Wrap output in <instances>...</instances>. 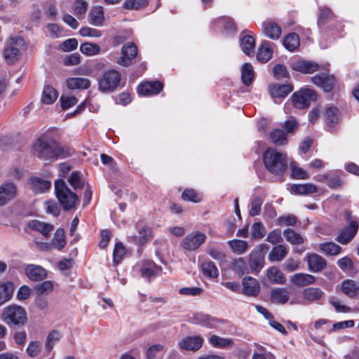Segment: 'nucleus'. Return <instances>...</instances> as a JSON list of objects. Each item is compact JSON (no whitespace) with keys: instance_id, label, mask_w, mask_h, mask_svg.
I'll list each match as a JSON object with an SVG mask.
<instances>
[{"instance_id":"1","label":"nucleus","mask_w":359,"mask_h":359,"mask_svg":"<svg viewBox=\"0 0 359 359\" xmlns=\"http://www.w3.org/2000/svg\"><path fill=\"white\" fill-rule=\"evenodd\" d=\"M32 154L45 161H53L58 158H66L69 153L53 137L42 135L32 146Z\"/></svg>"},{"instance_id":"2","label":"nucleus","mask_w":359,"mask_h":359,"mask_svg":"<svg viewBox=\"0 0 359 359\" xmlns=\"http://www.w3.org/2000/svg\"><path fill=\"white\" fill-rule=\"evenodd\" d=\"M263 161L266 169L273 174L281 175L287 168L286 155L276 149L268 148L264 154Z\"/></svg>"},{"instance_id":"3","label":"nucleus","mask_w":359,"mask_h":359,"mask_svg":"<svg viewBox=\"0 0 359 359\" xmlns=\"http://www.w3.org/2000/svg\"><path fill=\"white\" fill-rule=\"evenodd\" d=\"M55 193L64 210H71L79 203V197L72 191L63 180L59 179L55 182Z\"/></svg>"},{"instance_id":"4","label":"nucleus","mask_w":359,"mask_h":359,"mask_svg":"<svg viewBox=\"0 0 359 359\" xmlns=\"http://www.w3.org/2000/svg\"><path fill=\"white\" fill-rule=\"evenodd\" d=\"M1 318L7 325L22 326L27 321V313L25 308L13 304L4 308Z\"/></svg>"},{"instance_id":"5","label":"nucleus","mask_w":359,"mask_h":359,"mask_svg":"<svg viewBox=\"0 0 359 359\" xmlns=\"http://www.w3.org/2000/svg\"><path fill=\"white\" fill-rule=\"evenodd\" d=\"M121 74L115 69H110L104 73L99 80V89L103 93L114 91L119 85Z\"/></svg>"},{"instance_id":"6","label":"nucleus","mask_w":359,"mask_h":359,"mask_svg":"<svg viewBox=\"0 0 359 359\" xmlns=\"http://www.w3.org/2000/svg\"><path fill=\"white\" fill-rule=\"evenodd\" d=\"M316 100V92L310 88L301 89L295 92L292 96V104L297 109L307 108L311 102Z\"/></svg>"},{"instance_id":"7","label":"nucleus","mask_w":359,"mask_h":359,"mask_svg":"<svg viewBox=\"0 0 359 359\" xmlns=\"http://www.w3.org/2000/svg\"><path fill=\"white\" fill-rule=\"evenodd\" d=\"M22 40L20 38H11L7 42L4 48V57L8 64H13L20 57L21 53L19 47Z\"/></svg>"},{"instance_id":"8","label":"nucleus","mask_w":359,"mask_h":359,"mask_svg":"<svg viewBox=\"0 0 359 359\" xmlns=\"http://www.w3.org/2000/svg\"><path fill=\"white\" fill-rule=\"evenodd\" d=\"M267 248L266 245L262 244L251 252L249 259V266L251 271L257 273L263 268L264 264V251Z\"/></svg>"},{"instance_id":"9","label":"nucleus","mask_w":359,"mask_h":359,"mask_svg":"<svg viewBox=\"0 0 359 359\" xmlns=\"http://www.w3.org/2000/svg\"><path fill=\"white\" fill-rule=\"evenodd\" d=\"M206 236L201 232H192L187 235L182 241L183 248L192 251L199 248L205 241Z\"/></svg>"},{"instance_id":"10","label":"nucleus","mask_w":359,"mask_h":359,"mask_svg":"<svg viewBox=\"0 0 359 359\" xmlns=\"http://www.w3.org/2000/svg\"><path fill=\"white\" fill-rule=\"evenodd\" d=\"M358 226V220L350 221L348 225L340 231L337 241L341 244H347L357 233Z\"/></svg>"},{"instance_id":"11","label":"nucleus","mask_w":359,"mask_h":359,"mask_svg":"<svg viewBox=\"0 0 359 359\" xmlns=\"http://www.w3.org/2000/svg\"><path fill=\"white\" fill-rule=\"evenodd\" d=\"M305 260L307 262L309 271L313 273L321 272L327 266L326 260L316 253L307 254Z\"/></svg>"},{"instance_id":"12","label":"nucleus","mask_w":359,"mask_h":359,"mask_svg":"<svg viewBox=\"0 0 359 359\" xmlns=\"http://www.w3.org/2000/svg\"><path fill=\"white\" fill-rule=\"evenodd\" d=\"M137 54V48L133 43H128L121 48V56L117 63L123 67L128 66Z\"/></svg>"},{"instance_id":"13","label":"nucleus","mask_w":359,"mask_h":359,"mask_svg":"<svg viewBox=\"0 0 359 359\" xmlns=\"http://www.w3.org/2000/svg\"><path fill=\"white\" fill-rule=\"evenodd\" d=\"M137 235L128 237L130 242L142 245L150 241L153 236L152 230L150 227L144 225H137Z\"/></svg>"},{"instance_id":"14","label":"nucleus","mask_w":359,"mask_h":359,"mask_svg":"<svg viewBox=\"0 0 359 359\" xmlns=\"http://www.w3.org/2000/svg\"><path fill=\"white\" fill-rule=\"evenodd\" d=\"M292 69L302 74H313L319 70V65L313 61L299 60L292 63Z\"/></svg>"},{"instance_id":"15","label":"nucleus","mask_w":359,"mask_h":359,"mask_svg":"<svg viewBox=\"0 0 359 359\" xmlns=\"http://www.w3.org/2000/svg\"><path fill=\"white\" fill-rule=\"evenodd\" d=\"M17 194L16 186L11 182L0 186V206L6 205L13 200Z\"/></svg>"},{"instance_id":"16","label":"nucleus","mask_w":359,"mask_h":359,"mask_svg":"<svg viewBox=\"0 0 359 359\" xmlns=\"http://www.w3.org/2000/svg\"><path fill=\"white\" fill-rule=\"evenodd\" d=\"M242 292L247 296L256 297L259 292V283L257 280L246 276L242 281Z\"/></svg>"},{"instance_id":"17","label":"nucleus","mask_w":359,"mask_h":359,"mask_svg":"<svg viewBox=\"0 0 359 359\" xmlns=\"http://www.w3.org/2000/svg\"><path fill=\"white\" fill-rule=\"evenodd\" d=\"M203 343V339L200 336L187 337L179 342V346L186 351H196L202 347Z\"/></svg>"},{"instance_id":"18","label":"nucleus","mask_w":359,"mask_h":359,"mask_svg":"<svg viewBox=\"0 0 359 359\" xmlns=\"http://www.w3.org/2000/svg\"><path fill=\"white\" fill-rule=\"evenodd\" d=\"M163 84L157 81H147L138 86L137 92L142 95H151L159 93L163 89Z\"/></svg>"},{"instance_id":"19","label":"nucleus","mask_w":359,"mask_h":359,"mask_svg":"<svg viewBox=\"0 0 359 359\" xmlns=\"http://www.w3.org/2000/svg\"><path fill=\"white\" fill-rule=\"evenodd\" d=\"M316 278L311 274L297 273L290 276V282L299 287H306L315 283Z\"/></svg>"},{"instance_id":"20","label":"nucleus","mask_w":359,"mask_h":359,"mask_svg":"<svg viewBox=\"0 0 359 359\" xmlns=\"http://www.w3.org/2000/svg\"><path fill=\"white\" fill-rule=\"evenodd\" d=\"M25 274L32 280L39 281L47 276L46 271L41 266L29 264L25 268Z\"/></svg>"},{"instance_id":"21","label":"nucleus","mask_w":359,"mask_h":359,"mask_svg":"<svg viewBox=\"0 0 359 359\" xmlns=\"http://www.w3.org/2000/svg\"><path fill=\"white\" fill-rule=\"evenodd\" d=\"M263 32L266 36L276 40L281 35V28L274 22H264L262 24Z\"/></svg>"},{"instance_id":"22","label":"nucleus","mask_w":359,"mask_h":359,"mask_svg":"<svg viewBox=\"0 0 359 359\" xmlns=\"http://www.w3.org/2000/svg\"><path fill=\"white\" fill-rule=\"evenodd\" d=\"M342 292L350 298H354L359 293V285L353 280L347 279L341 283V287Z\"/></svg>"},{"instance_id":"23","label":"nucleus","mask_w":359,"mask_h":359,"mask_svg":"<svg viewBox=\"0 0 359 359\" xmlns=\"http://www.w3.org/2000/svg\"><path fill=\"white\" fill-rule=\"evenodd\" d=\"M27 226L30 229L40 232L45 237H48L54 229L53 225L39 220H32Z\"/></svg>"},{"instance_id":"24","label":"nucleus","mask_w":359,"mask_h":359,"mask_svg":"<svg viewBox=\"0 0 359 359\" xmlns=\"http://www.w3.org/2000/svg\"><path fill=\"white\" fill-rule=\"evenodd\" d=\"M66 84L71 90L87 89L90 86V81L87 78L72 77L67 79Z\"/></svg>"},{"instance_id":"25","label":"nucleus","mask_w":359,"mask_h":359,"mask_svg":"<svg viewBox=\"0 0 359 359\" xmlns=\"http://www.w3.org/2000/svg\"><path fill=\"white\" fill-rule=\"evenodd\" d=\"M271 298L273 303L284 304L289 300L290 292L286 288H274L271 292Z\"/></svg>"},{"instance_id":"26","label":"nucleus","mask_w":359,"mask_h":359,"mask_svg":"<svg viewBox=\"0 0 359 359\" xmlns=\"http://www.w3.org/2000/svg\"><path fill=\"white\" fill-rule=\"evenodd\" d=\"M302 297L308 302H316L320 300L325 295L324 292L318 287H308L302 292Z\"/></svg>"},{"instance_id":"27","label":"nucleus","mask_w":359,"mask_h":359,"mask_svg":"<svg viewBox=\"0 0 359 359\" xmlns=\"http://www.w3.org/2000/svg\"><path fill=\"white\" fill-rule=\"evenodd\" d=\"M292 90L293 86L291 84H275L271 86L269 88L270 94L274 98L285 97L287 94L292 92Z\"/></svg>"},{"instance_id":"28","label":"nucleus","mask_w":359,"mask_h":359,"mask_svg":"<svg viewBox=\"0 0 359 359\" xmlns=\"http://www.w3.org/2000/svg\"><path fill=\"white\" fill-rule=\"evenodd\" d=\"M104 21V11L101 6L93 7L89 13V22L95 26H102Z\"/></svg>"},{"instance_id":"29","label":"nucleus","mask_w":359,"mask_h":359,"mask_svg":"<svg viewBox=\"0 0 359 359\" xmlns=\"http://www.w3.org/2000/svg\"><path fill=\"white\" fill-rule=\"evenodd\" d=\"M14 292V285L11 282L0 284V306L9 301Z\"/></svg>"},{"instance_id":"30","label":"nucleus","mask_w":359,"mask_h":359,"mask_svg":"<svg viewBox=\"0 0 359 359\" xmlns=\"http://www.w3.org/2000/svg\"><path fill=\"white\" fill-rule=\"evenodd\" d=\"M51 183L46 180L39 177H33L31 179L32 189L37 194L43 193L48 190Z\"/></svg>"},{"instance_id":"31","label":"nucleus","mask_w":359,"mask_h":359,"mask_svg":"<svg viewBox=\"0 0 359 359\" xmlns=\"http://www.w3.org/2000/svg\"><path fill=\"white\" fill-rule=\"evenodd\" d=\"M273 50L271 45L268 42L265 41L259 46L257 54V58L260 62H266L271 58Z\"/></svg>"},{"instance_id":"32","label":"nucleus","mask_w":359,"mask_h":359,"mask_svg":"<svg viewBox=\"0 0 359 359\" xmlns=\"http://www.w3.org/2000/svg\"><path fill=\"white\" fill-rule=\"evenodd\" d=\"M267 277L270 281L277 284H284L286 281L283 273L276 266H271L268 269Z\"/></svg>"},{"instance_id":"33","label":"nucleus","mask_w":359,"mask_h":359,"mask_svg":"<svg viewBox=\"0 0 359 359\" xmlns=\"http://www.w3.org/2000/svg\"><path fill=\"white\" fill-rule=\"evenodd\" d=\"M57 96L58 93L53 87L48 85L46 86L41 95V102L46 104H53Z\"/></svg>"},{"instance_id":"34","label":"nucleus","mask_w":359,"mask_h":359,"mask_svg":"<svg viewBox=\"0 0 359 359\" xmlns=\"http://www.w3.org/2000/svg\"><path fill=\"white\" fill-rule=\"evenodd\" d=\"M209 343L215 348H225L233 345V340L230 338H223L217 335H212L209 339Z\"/></svg>"},{"instance_id":"35","label":"nucleus","mask_w":359,"mask_h":359,"mask_svg":"<svg viewBox=\"0 0 359 359\" xmlns=\"http://www.w3.org/2000/svg\"><path fill=\"white\" fill-rule=\"evenodd\" d=\"M318 189L317 187L313 184H293L292 187V191L296 194L306 195L313 193H316Z\"/></svg>"},{"instance_id":"36","label":"nucleus","mask_w":359,"mask_h":359,"mask_svg":"<svg viewBox=\"0 0 359 359\" xmlns=\"http://www.w3.org/2000/svg\"><path fill=\"white\" fill-rule=\"evenodd\" d=\"M287 248L283 245L274 247L269 255V259L271 262H279L287 255Z\"/></svg>"},{"instance_id":"37","label":"nucleus","mask_w":359,"mask_h":359,"mask_svg":"<svg viewBox=\"0 0 359 359\" xmlns=\"http://www.w3.org/2000/svg\"><path fill=\"white\" fill-rule=\"evenodd\" d=\"M241 79L245 86H250L254 79L253 67L250 63H245L241 67Z\"/></svg>"},{"instance_id":"38","label":"nucleus","mask_w":359,"mask_h":359,"mask_svg":"<svg viewBox=\"0 0 359 359\" xmlns=\"http://www.w3.org/2000/svg\"><path fill=\"white\" fill-rule=\"evenodd\" d=\"M299 38L295 33L288 34L283 39V45L289 51H294L299 46Z\"/></svg>"},{"instance_id":"39","label":"nucleus","mask_w":359,"mask_h":359,"mask_svg":"<svg viewBox=\"0 0 359 359\" xmlns=\"http://www.w3.org/2000/svg\"><path fill=\"white\" fill-rule=\"evenodd\" d=\"M241 46L245 54L250 55L255 52V39L250 35H245L241 39Z\"/></svg>"},{"instance_id":"40","label":"nucleus","mask_w":359,"mask_h":359,"mask_svg":"<svg viewBox=\"0 0 359 359\" xmlns=\"http://www.w3.org/2000/svg\"><path fill=\"white\" fill-rule=\"evenodd\" d=\"M324 118L327 125L329 126H334L338 121V109L333 106L326 107Z\"/></svg>"},{"instance_id":"41","label":"nucleus","mask_w":359,"mask_h":359,"mask_svg":"<svg viewBox=\"0 0 359 359\" xmlns=\"http://www.w3.org/2000/svg\"><path fill=\"white\" fill-rule=\"evenodd\" d=\"M271 141L276 145H284L287 143L286 133L280 129H274L270 133Z\"/></svg>"},{"instance_id":"42","label":"nucleus","mask_w":359,"mask_h":359,"mask_svg":"<svg viewBox=\"0 0 359 359\" xmlns=\"http://www.w3.org/2000/svg\"><path fill=\"white\" fill-rule=\"evenodd\" d=\"M320 250L327 255L335 256L340 253L341 248L332 242L321 243Z\"/></svg>"},{"instance_id":"43","label":"nucleus","mask_w":359,"mask_h":359,"mask_svg":"<svg viewBox=\"0 0 359 359\" xmlns=\"http://www.w3.org/2000/svg\"><path fill=\"white\" fill-rule=\"evenodd\" d=\"M203 273L208 278H217L219 271L211 261H205L201 264Z\"/></svg>"},{"instance_id":"44","label":"nucleus","mask_w":359,"mask_h":359,"mask_svg":"<svg viewBox=\"0 0 359 359\" xmlns=\"http://www.w3.org/2000/svg\"><path fill=\"white\" fill-rule=\"evenodd\" d=\"M215 320L210 318L208 315L203 313H196L192 318V323L198 324L208 327H212L214 326Z\"/></svg>"},{"instance_id":"45","label":"nucleus","mask_w":359,"mask_h":359,"mask_svg":"<svg viewBox=\"0 0 359 359\" xmlns=\"http://www.w3.org/2000/svg\"><path fill=\"white\" fill-rule=\"evenodd\" d=\"M161 269L153 262L148 263L140 269L141 274L144 278H150L158 274Z\"/></svg>"},{"instance_id":"46","label":"nucleus","mask_w":359,"mask_h":359,"mask_svg":"<svg viewBox=\"0 0 359 359\" xmlns=\"http://www.w3.org/2000/svg\"><path fill=\"white\" fill-rule=\"evenodd\" d=\"M100 50L98 45L89 42L83 43L80 46V51L87 56L96 55L100 53Z\"/></svg>"},{"instance_id":"47","label":"nucleus","mask_w":359,"mask_h":359,"mask_svg":"<svg viewBox=\"0 0 359 359\" xmlns=\"http://www.w3.org/2000/svg\"><path fill=\"white\" fill-rule=\"evenodd\" d=\"M53 290V283L50 280H46L43 283L37 284L34 287V292L36 295L44 296L51 293Z\"/></svg>"},{"instance_id":"48","label":"nucleus","mask_w":359,"mask_h":359,"mask_svg":"<svg viewBox=\"0 0 359 359\" xmlns=\"http://www.w3.org/2000/svg\"><path fill=\"white\" fill-rule=\"evenodd\" d=\"M231 250L238 255L243 254L248 248V243L245 241L242 240H231L228 242Z\"/></svg>"},{"instance_id":"49","label":"nucleus","mask_w":359,"mask_h":359,"mask_svg":"<svg viewBox=\"0 0 359 359\" xmlns=\"http://www.w3.org/2000/svg\"><path fill=\"white\" fill-rule=\"evenodd\" d=\"M51 244L55 248L59 250H62L65 246L66 242L63 229H57L55 231Z\"/></svg>"},{"instance_id":"50","label":"nucleus","mask_w":359,"mask_h":359,"mask_svg":"<svg viewBox=\"0 0 359 359\" xmlns=\"http://www.w3.org/2000/svg\"><path fill=\"white\" fill-rule=\"evenodd\" d=\"M286 240L293 245L302 244L304 242L303 238L294 231L287 229L283 231Z\"/></svg>"},{"instance_id":"51","label":"nucleus","mask_w":359,"mask_h":359,"mask_svg":"<svg viewBox=\"0 0 359 359\" xmlns=\"http://www.w3.org/2000/svg\"><path fill=\"white\" fill-rule=\"evenodd\" d=\"M292 176L297 180H306L308 179L309 175L302 168L297 165V163H291Z\"/></svg>"},{"instance_id":"52","label":"nucleus","mask_w":359,"mask_h":359,"mask_svg":"<svg viewBox=\"0 0 359 359\" xmlns=\"http://www.w3.org/2000/svg\"><path fill=\"white\" fill-rule=\"evenodd\" d=\"M68 182L74 190L81 189L84 186V182L81 180L79 172H73L70 175Z\"/></svg>"},{"instance_id":"53","label":"nucleus","mask_w":359,"mask_h":359,"mask_svg":"<svg viewBox=\"0 0 359 359\" xmlns=\"http://www.w3.org/2000/svg\"><path fill=\"white\" fill-rule=\"evenodd\" d=\"M41 350V344L38 341H32L29 344L26 351L29 357L35 358L39 355Z\"/></svg>"},{"instance_id":"54","label":"nucleus","mask_w":359,"mask_h":359,"mask_svg":"<svg viewBox=\"0 0 359 359\" xmlns=\"http://www.w3.org/2000/svg\"><path fill=\"white\" fill-rule=\"evenodd\" d=\"M232 269L239 275L245 273L248 271V267L244 259H236L232 263Z\"/></svg>"},{"instance_id":"55","label":"nucleus","mask_w":359,"mask_h":359,"mask_svg":"<svg viewBox=\"0 0 359 359\" xmlns=\"http://www.w3.org/2000/svg\"><path fill=\"white\" fill-rule=\"evenodd\" d=\"M60 333L56 330L52 331L48 335L46 342V348L48 350V352L51 351V349L55 346V343L60 340Z\"/></svg>"},{"instance_id":"56","label":"nucleus","mask_w":359,"mask_h":359,"mask_svg":"<svg viewBox=\"0 0 359 359\" xmlns=\"http://www.w3.org/2000/svg\"><path fill=\"white\" fill-rule=\"evenodd\" d=\"M79 33L82 36H88V37H93V38H99L102 36L101 31L91 28L88 27H82L79 30Z\"/></svg>"},{"instance_id":"57","label":"nucleus","mask_w":359,"mask_h":359,"mask_svg":"<svg viewBox=\"0 0 359 359\" xmlns=\"http://www.w3.org/2000/svg\"><path fill=\"white\" fill-rule=\"evenodd\" d=\"M182 198L185 201L198 203L201 201V196L194 189H187L182 193Z\"/></svg>"},{"instance_id":"58","label":"nucleus","mask_w":359,"mask_h":359,"mask_svg":"<svg viewBox=\"0 0 359 359\" xmlns=\"http://www.w3.org/2000/svg\"><path fill=\"white\" fill-rule=\"evenodd\" d=\"M126 254V250L123 244L116 243L114 250V261L118 264Z\"/></svg>"},{"instance_id":"59","label":"nucleus","mask_w":359,"mask_h":359,"mask_svg":"<svg viewBox=\"0 0 359 359\" xmlns=\"http://www.w3.org/2000/svg\"><path fill=\"white\" fill-rule=\"evenodd\" d=\"M147 4V0H126L124 6L128 9H140Z\"/></svg>"},{"instance_id":"60","label":"nucleus","mask_w":359,"mask_h":359,"mask_svg":"<svg viewBox=\"0 0 359 359\" xmlns=\"http://www.w3.org/2000/svg\"><path fill=\"white\" fill-rule=\"evenodd\" d=\"M265 229L261 222H255L252 226V236L254 238H261L264 236Z\"/></svg>"},{"instance_id":"61","label":"nucleus","mask_w":359,"mask_h":359,"mask_svg":"<svg viewBox=\"0 0 359 359\" xmlns=\"http://www.w3.org/2000/svg\"><path fill=\"white\" fill-rule=\"evenodd\" d=\"M61 107L63 109H68L77 103V99L74 96H62L60 97Z\"/></svg>"},{"instance_id":"62","label":"nucleus","mask_w":359,"mask_h":359,"mask_svg":"<svg viewBox=\"0 0 359 359\" xmlns=\"http://www.w3.org/2000/svg\"><path fill=\"white\" fill-rule=\"evenodd\" d=\"M46 212L53 216H57L60 212V209L56 202L53 201H47L44 203Z\"/></svg>"},{"instance_id":"63","label":"nucleus","mask_w":359,"mask_h":359,"mask_svg":"<svg viewBox=\"0 0 359 359\" xmlns=\"http://www.w3.org/2000/svg\"><path fill=\"white\" fill-rule=\"evenodd\" d=\"M262 203L263 201L259 197H256L252 200L250 210V215L251 216H256L260 213Z\"/></svg>"},{"instance_id":"64","label":"nucleus","mask_w":359,"mask_h":359,"mask_svg":"<svg viewBox=\"0 0 359 359\" xmlns=\"http://www.w3.org/2000/svg\"><path fill=\"white\" fill-rule=\"evenodd\" d=\"M163 349V346L156 344L150 346L147 352V359H159L158 353Z\"/></svg>"}]
</instances>
